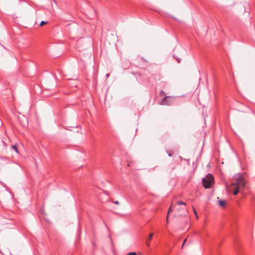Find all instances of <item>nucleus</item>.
<instances>
[{
    "label": "nucleus",
    "mask_w": 255,
    "mask_h": 255,
    "mask_svg": "<svg viewBox=\"0 0 255 255\" xmlns=\"http://www.w3.org/2000/svg\"><path fill=\"white\" fill-rule=\"evenodd\" d=\"M234 178L235 180V183H233L232 186L236 187V189L234 191V194L236 195L240 191L245 187L246 181L244 179L243 175L241 174L235 175Z\"/></svg>",
    "instance_id": "nucleus-1"
},
{
    "label": "nucleus",
    "mask_w": 255,
    "mask_h": 255,
    "mask_svg": "<svg viewBox=\"0 0 255 255\" xmlns=\"http://www.w3.org/2000/svg\"><path fill=\"white\" fill-rule=\"evenodd\" d=\"M214 178L212 174L209 173L202 179L203 186L205 188H209L214 183Z\"/></svg>",
    "instance_id": "nucleus-2"
},
{
    "label": "nucleus",
    "mask_w": 255,
    "mask_h": 255,
    "mask_svg": "<svg viewBox=\"0 0 255 255\" xmlns=\"http://www.w3.org/2000/svg\"><path fill=\"white\" fill-rule=\"evenodd\" d=\"M173 102V99L169 96H165L162 100L161 104L164 105H170Z\"/></svg>",
    "instance_id": "nucleus-3"
},
{
    "label": "nucleus",
    "mask_w": 255,
    "mask_h": 255,
    "mask_svg": "<svg viewBox=\"0 0 255 255\" xmlns=\"http://www.w3.org/2000/svg\"><path fill=\"white\" fill-rule=\"evenodd\" d=\"M218 204L219 205L224 208L225 207L226 205V202L225 200H219V202H218Z\"/></svg>",
    "instance_id": "nucleus-4"
},
{
    "label": "nucleus",
    "mask_w": 255,
    "mask_h": 255,
    "mask_svg": "<svg viewBox=\"0 0 255 255\" xmlns=\"http://www.w3.org/2000/svg\"><path fill=\"white\" fill-rule=\"evenodd\" d=\"M12 148H13L16 152H18V149L16 145H12Z\"/></svg>",
    "instance_id": "nucleus-5"
},
{
    "label": "nucleus",
    "mask_w": 255,
    "mask_h": 255,
    "mask_svg": "<svg viewBox=\"0 0 255 255\" xmlns=\"http://www.w3.org/2000/svg\"><path fill=\"white\" fill-rule=\"evenodd\" d=\"M186 204V203L184 202H182V201H178L177 203V205H185Z\"/></svg>",
    "instance_id": "nucleus-6"
},
{
    "label": "nucleus",
    "mask_w": 255,
    "mask_h": 255,
    "mask_svg": "<svg viewBox=\"0 0 255 255\" xmlns=\"http://www.w3.org/2000/svg\"><path fill=\"white\" fill-rule=\"evenodd\" d=\"M153 236V234H152V233L150 234L149 235V237L147 240L149 241H150L152 239Z\"/></svg>",
    "instance_id": "nucleus-7"
},
{
    "label": "nucleus",
    "mask_w": 255,
    "mask_h": 255,
    "mask_svg": "<svg viewBox=\"0 0 255 255\" xmlns=\"http://www.w3.org/2000/svg\"><path fill=\"white\" fill-rule=\"evenodd\" d=\"M47 21H41L40 23V26H43L44 24L47 23Z\"/></svg>",
    "instance_id": "nucleus-8"
},
{
    "label": "nucleus",
    "mask_w": 255,
    "mask_h": 255,
    "mask_svg": "<svg viewBox=\"0 0 255 255\" xmlns=\"http://www.w3.org/2000/svg\"><path fill=\"white\" fill-rule=\"evenodd\" d=\"M127 255H137L135 252H130L128 253Z\"/></svg>",
    "instance_id": "nucleus-9"
},
{
    "label": "nucleus",
    "mask_w": 255,
    "mask_h": 255,
    "mask_svg": "<svg viewBox=\"0 0 255 255\" xmlns=\"http://www.w3.org/2000/svg\"><path fill=\"white\" fill-rule=\"evenodd\" d=\"M165 94V92L163 91H161L160 93V95L161 96H163Z\"/></svg>",
    "instance_id": "nucleus-10"
},
{
    "label": "nucleus",
    "mask_w": 255,
    "mask_h": 255,
    "mask_svg": "<svg viewBox=\"0 0 255 255\" xmlns=\"http://www.w3.org/2000/svg\"><path fill=\"white\" fill-rule=\"evenodd\" d=\"M172 212V210H171V208L170 207L168 209V215L170 213H171Z\"/></svg>",
    "instance_id": "nucleus-11"
},
{
    "label": "nucleus",
    "mask_w": 255,
    "mask_h": 255,
    "mask_svg": "<svg viewBox=\"0 0 255 255\" xmlns=\"http://www.w3.org/2000/svg\"><path fill=\"white\" fill-rule=\"evenodd\" d=\"M146 245L147 246H149V240H147L146 242Z\"/></svg>",
    "instance_id": "nucleus-12"
},
{
    "label": "nucleus",
    "mask_w": 255,
    "mask_h": 255,
    "mask_svg": "<svg viewBox=\"0 0 255 255\" xmlns=\"http://www.w3.org/2000/svg\"><path fill=\"white\" fill-rule=\"evenodd\" d=\"M194 212L195 214L196 215L197 218H198L197 212L196 211V210L194 209Z\"/></svg>",
    "instance_id": "nucleus-13"
},
{
    "label": "nucleus",
    "mask_w": 255,
    "mask_h": 255,
    "mask_svg": "<svg viewBox=\"0 0 255 255\" xmlns=\"http://www.w3.org/2000/svg\"><path fill=\"white\" fill-rule=\"evenodd\" d=\"M186 240H187V239H185V240L184 241L183 243V244H182V247H183V246L184 245L185 243V242L186 241Z\"/></svg>",
    "instance_id": "nucleus-14"
},
{
    "label": "nucleus",
    "mask_w": 255,
    "mask_h": 255,
    "mask_svg": "<svg viewBox=\"0 0 255 255\" xmlns=\"http://www.w3.org/2000/svg\"><path fill=\"white\" fill-rule=\"evenodd\" d=\"M114 203L116 204H119V202L118 201H115Z\"/></svg>",
    "instance_id": "nucleus-15"
},
{
    "label": "nucleus",
    "mask_w": 255,
    "mask_h": 255,
    "mask_svg": "<svg viewBox=\"0 0 255 255\" xmlns=\"http://www.w3.org/2000/svg\"><path fill=\"white\" fill-rule=\"evenodd\" d=\"M109 74H107V75H106V77H109Z\"/></svg>",
    "instance_id": "nucleus-16"
},
{
    "label": "nucleus",
    "mask_w": 255,
    "mask_h": 255,
    "mask_svg": "<svg viewBox=\"0 0 255 255\" xmlns=\"http://www.w3.org/2000/svg\"><path fill=\"white\" fill-rule=\"evenodd\" d=\"M168 155H169V156H172V154H171V153H169V154H168Z\"/></svg>",
    "instance_id": "nucleus-17"
},
{
    "label": "nucleus",
    "mask_w": 255,
    "mask_h": 255,
    "mask_svg": "<svg viewBox=\"0 0 255 255\" xmlns=\"http://www.w3.org/2000/svg\"><path fill=\"white\" fill-rule=\"evenodd\" d=\"M166 221H167V222H168V217H167V218H166Z\"/></svg>",
    "instance_id": "nucleus-18"
},
{
    "label": "nucleus",
    "mask_w": 255,
    "mask_h": 255,
    "mask_svg": "<svg viewBox=\"0 0 255 255\" xmlns=\"http://www.w3.org/2000/svg\"><path fill=\"white\" fill-rule=\"evenodd\" d=\"M177 61L179 63L180 62V60L177 59Z\"/></svg>",
    "instance_id": "nucleus-19"
}]
</instances>
